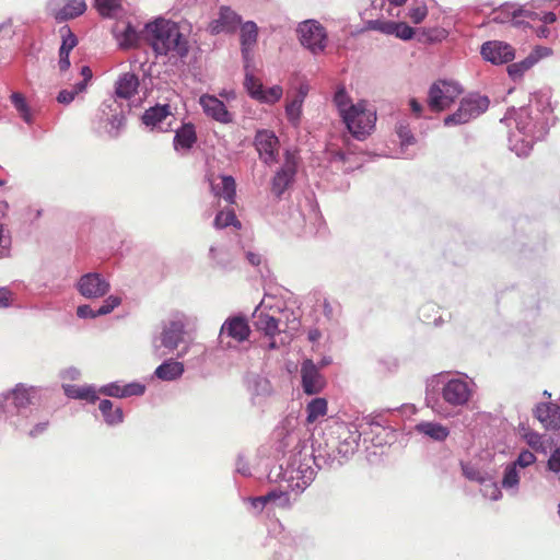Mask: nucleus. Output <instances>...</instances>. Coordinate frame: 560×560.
<instances>
[{"mask_svg":"<svg viewBox=\"0 0 560 560\" xmlns=\"http://www.w3.org/2000/svg\"><path fill=\"white\" fill-rule=\"evenodd\" d=\"M365 423L371 432L359 431L354 425L345 422H336L328 427L322 438L315 439L311 450L303 445L301 450L292 455L285 468L280 465L282 479L291 482L292 490L304 491L315 479L317 470L338 469L343 466L358 451L361 436L363 442L368 440L374 446H382L390 443L392 429L383 423L381 415L369 416Z\"/></svg>","mask_w":560,"mask_h":560,"instance_id":"nucleus-1","label":"nucleus"},{"mask_svg":"<svg viewBox=\"0 0 560 560\" xmlns=\"http://www.w3.org/2000/svg\"><path fill=\"white\" fill-rule=\"evenodd\" d=\"M553 110L547 98L536 97L528 106L508 109L501 122L514 120L516 131L509 135V148L517 156H527L536 141L549 131Z\"/></svg>","mask_w":560,"mask_h":560,"instance_id":"nucleus-2","label":"nucleus"},{"mask_svg":"<svg viewBox=\"0 0 560 560\" xmlns=\"http://www.w3.org/2000/svg\"><path fill=\"white\" fill-rule=\"evenodd\" d=\"M42 398L40 388L18 383L0 394V413L15 430H26L38 417Z\"/></svg>","mask_w":560,"mask_h":560,"instance_id":"nucleus-3","label":"nucleus"},{"mask_svg":"<svg viewBox=\"0 0 560 560\" xmlns=\"http://www.w3.org/2000/svg\"><path fill=\"white\" fill-rule=\"evenodd\" d=\"M148 40L158 56L177 57L185 59L189 52V43L180 32L177 23L156 19L144 25Z\"/></svg>","mask_w":560,"mask_h":560,"instance_id":"nucleus-4","label":"nucleus"},{"mask_svg":"<svg viewBox=\"0 0 560 560\" xmlns=\"http://www.w3.org/2000/svg\"><path fill=\"white\" fill-rule=\"evenodd\" d=\"M432 382L441 387L443 401L454 408L460 409L469 404L475 392V382L467 374L460 372H441L432 376Z\"/></svg>","mask_w":560,"mask_h":560,"instance_id":"nucleus-5","label":"nucleus"},{"mask_svg":"<svg viewBox=\"0 0 560 560\" xmlns=\"http://www.w3.org/2000/svg\"><path fill=\"white\" fill-rule=\"evenodd\" d=\"M490 105V100L486 95L472 93L462 98L459 106L451 115L444 118V126L463 125L483 114Z\"/></svg>","mask_w":560,"mask_h":560,"instance_id":"nucleus-6","label":"nucleus"},{"mask_svg":"<svg viewBox=\"0 0 560 560\" xmlns=\"http://www.w3.org/2000/svg\"><path fill=\"white\" fill-rule=\"evenodd\" d=\"M342 121L358 140H364L375 127V113L366 112L360 104H351L343 113Z\"/></svg>","mask_w":560,"mask_h":560,"instance_id":"nucleus-7","label":"nucleus"},{"mask_svg":"<svg viewBox=\"0 0 560 560\" xmlns=\"http://www.w3.org/2000/svg\"><path fill=\"white\" fill-rule=\"evenodd\" d=\"M298 37L303 47L313 55L323 52L327 46V32L325 27L315 20H306L296 28Z\"/></svg>","mask_w":560,"mask_h":560,"instance_id":"nucleus-8","label":"nucleus"},{"mask_svg":"<svg viewBox=\"0 0 560 560\" xmlns=\"http://www.w3.org/2000/svg\"><path fill=\"white\" fill-rule=\"evenodd\" d=\"M463 92L460 85L454 81L438 80L428 93V103L431 109L440 112L447 108Z\"/></svg>","mask_w":560,"mask_h":560,"instance_id":"nucleus-9","label":"nucleus"},{"mask_svg":"<svg viewBox=\"0 0 560 560\" xmlns=\"http://www.w3.org/2000/svg\"><path fill=\"white\" fill-rule=\"evenodd\" d=\"M77 291L88 300H94L105 296L110 284L100 272H86L82 275L74 284Z\"/></svg>","mask_w":560,"mask_h":560,"instance_id":"nucleus-10","label":"nucleus"},{"mask_svg":"<svg viewBox=\"0 0 560 560\" xmlns=\"http://www.w3.org/2000/svg\"><path fill=\"white\" fill-rule=\"evenodd\" d=\"M279 139L272 130L258 129L254 138V147L262 163L270 166L278 162Z\"/></svg>","mask_w":560,"mask_h":560,"instance_id":"nucleus-11","label":"nucleus"},{"mask_svg":"<svg viewBox=\"0 0 560 560\" xmlns=\"http://www.w3.org/2000/svg\"><path fill=\"white\" fill-rule=\"evenodd\" d=\"M250 335V328L247 318L242 315L231 316L225 319L221 326L219 343L221 348L229 349L232 347L231 342H224L225 337H230L238 342H243L248 339Z\"/></svg>","mask_w":560,"mask_h":560,"instance_id":"nucleus-12","label":"nucleus"},{"mask_svg":"<svg viewBox=\"0 0 560 560\" xmlns=\"http://www.w3.org/2000/svg\"><path fill=\"white\" fill-rule=\"evenodd\" d=\"M296 167L294 155L287 151L284 163L271 179V192L276 198L280 199L284 191L294 183Z\"/></svg>","mask_w":560,"mask_h":560,"instance_id":"nucleus-13","label":"nucleus"},{"mask_svg":"<svg viewBox=\"0 0 560 560\" xmlns=\"http://www.w3.org/2000/svg\"><path fill=\"white\" fill-rule=\"evenodd\" d=\"M368 31H376L385 35H393L396 38L408 42L413 38L416 31L406 22H396L392 20H368L364 23Z\"/></svg>","mask_w":560,"mask_h":560,"instance_id":"nucleus-14","label":"nucleus"},{"mask_svg":"<svg viewBox=\"0 0 560 560\" xmlns=\"http://www.w3.org/2000/svg\"><path fill=\"white\" fill-rule=\"evenodd\" d=\"M480 55L486 61L500 66L514 60L515 49L506 42L488 40L481 45Z\"/></svg>","mask_w":560,"mask_h":560,"instance_id":"nucleus-15","label":"nucleus"},{"mask_svg":"<svg viewBox=\"0 0 560 560\" xmlns=\"http://www.w3.org/2000/svg\"><path fill=\"white\" fill-rule=\"evenodd\" d=\"M301 386L305 395L319 394L326 386L324 375L311 359H305L301 364Z\"/></svg>","mask_w":560,"mask_h":560,"instance_id":"nucleus-16","label":"nucleus"},{"mask_svg":"<svg viewBox=\"0 0 560 560\" xmlns=\"http://www.w3.org/2000/svg\"><path fill=\"white\" fill-rule=\"evenodd\" d=\"M170 117H173L170 104H155L144 110L141 122L150 130L167 132L172 130V124H165Z\"/></svg>","mask_w":560,"mask_h":560,"instance_id":"nucleus-17","label":"nucleus"},{"mask_svg":"<svg viewBox=\"0 0 560 560\" xmlns=\"http://www.w3.org/2000/svg\"><path fill=\"white\" fill-rule=\"evenodd\" d=\"M242 24V16L229 5L219 8L218 18L212 20L208 25L211 35L221 33L232 34Z\"/></svg>","mask_w":560,"mask_h":560,"instance_id":"nucleus-18","label":"nucleus"},{"mask_svg":"<svg viewBox=\"0 0 560 560\" xmlns=\"http://www.w3.org/2000/svg\"><path fill=\"white\" fill-rule=\"evenodd\" d=\"M185 332V323L179 318L164 323L159 336L160 346L165 348L168 353L173 352L184 341Z\"/></svg>","mask_w":560,"mask_h":560,"instance_id":"nucleus-19","label":"nucleus"},{"mask_svg":"<svg viewBox=\"0 0 560 560\" xmlns=\"http://www.w3.org/2000/svg\"><path fill=\"white\" fill-rule=\"evenodd\" d=\"M203 113L213 120L221 124H231L233 115L228 110L225 104L214 95L203 94L199 98Z\"/></svg>","mask_w":560,"mask_h":560,"instance_id":"nucleus-20","label":"nucleus"},{"mask_svg":"<svg viewBox=\"0 0 560 560\" xmlns=\"http://www.w3.org/2000/svg\"><path fill=\"white\" fill-rule=\"evenodd\" d=\"M535 418L546 430L560 428V406L552 402H540L534 409Z\"/></svg>","mask_w":560,"mask_h":560,"instance_id":"nucleus-21","label":"nucleus"},{"mask_svg":"<svg viewBox=\"0 0 560 560\" xmlns=\"http://www.w3.org/2000/svg\"><path fill=\"white\" fill-rule=\"evenodd\" d=\"M415 432L433 442H444L450 436V428L438 421H420L415 428Z\"/></svg>","mask_w":560,"mask_h":560,"instance_id":"nucleus-22","label":"nucleus"},{"mask_svg":"<svg viewBox=\"0 0 560 560\" xmlns=\"http://www.w3.org/2000/svg\"><path fill=\"white\" fill-rule=\"evenodd\" d=\"M121 303V299L116 295H109L104 301L103 304L94 310L89 304H81L77 307V316L82 319L86 318H96L100 316L107 315L112 313L117 306Z\"/></svg>","mask_w":560,"mask_h":560,"instance_id":"nucleus-23","label":"nucleus"},{"mask_svg":"<svg viewBox=\"0 0 560 560\" xmlns=\"http://www.w3.org/2000/svg\"><path fill=\"white\" fill-rule=\"evenodd\" d=\"M184 372V363L170 358L156 366L153 376L163 382H175L183 376Z\"/></svg>","mask_w":560,"mask_h":560,"instance_id":"nucleus-24","label":"nucleus"},{"mask_svg":"<svg viewBox=\"0 0 560 560\" xmlns=\"http://www.w3.org/2000/svg\"><path fill=\"white\" fill-rule=\"evenodd\" d=\"M259 308L260 305L257 306L253 313V324L257 330L262 331L269 338H273L280 332L279 324L281 319L276 318L275 315L267 314Z\"/></svg>","mask_w":560,"mask_h":560,"instance_id":"nucleus-25","label":"nucleus"},{"mask_svg":"<svg viewBox=\"0 0 560 560\" xmlns=\"http://www.w3.org/2000/svg\"><path fill=\"white\" fill-rule=\"evenodd\" d=\"M86 11L84 0H67L59 9H52L51 15L57 23H63L82 15Z\"/></svg>","mask_w":560,"mask_h":560,"instance_id":"nucleus-26","label":"nucleus"},{"mask_svg":"<svg viewBox=\"0 0 560 560\" xmlns=\"http://www.w3.org/2000/svg\"><path fill=\"white\" fill-rule=\"evenodd\" d=\"M113 35L116 38L119 47L122 49L137 47L141 38L140 33L130 22L126 23L122 30L116 25L113 28Z\"/></svg>","mask_w":560,"mask_h":560,"instance_id":"nucleus-27","label":"nucleus"},{"mask_svg":"<svg viewBox=\"0 0 560 560\" xmlns=\"http://www.w3.org/2000/svg\"><path fill=\"white\" fill-rule=\"evenodd\" d=\"M139 78L133 72L121 74L115 84V94L119 98L129 100L138 90Z\"/></svg>","mask_w":560,"mask_h":560,"instance_id":"nucleus-28","label":"nucleus"},{"mask_svg":"<svg viewBox=\"0 0 560 560\" xmlns=\"http://www.w3.org/2000/svg\"><path fill=\"white\" fill-rule=\"evenodd\" d=\"M197 141V133L195 126L191 122L183 124V126L175 130L173 145L176 151L190 150Z\"/></svg>","mask_w":560,"mask_h":560,"instance_id":"nucleus-29","label":"nucleus"},{"mask_svg":"<svg viewBox=\"0 0 560 560\" xmlns=\"http://www.w3.org/2000/svg\"><path fill=\"white\" fill-rule=\"evenodd\" d=\"M246 385L253 397L254 404H256L255 399L267 397L272 392V386L269 380L255 373H250L246 376Z\"/></svg>","mask_w":560,"mask_h":560,"instance_id":"nucleus-30","label":"nucleus"},{"mask_svg":"<svg viewBox=\"0 0 560 560\" xmlns=\"http://www.w3.org/2000/svg\"><path fill=\"white\" fill-rule=\"evenodd\" d=\"M104 422L109 427H116L124 422L125 416L121 407H114V402L109 399H102L98 404Z\"/></svg>","mask_w":560,"mask_h":560,"instance_id":"nucleus-31","label":"nucleus"},{"mask_svg":"<svg viewBox=\"0 0 560 560\" xmlns=\"http://www.w3.org/2000/svg\"><path fill=\"white\" fill-rule=\"evenodd\" d=\"M62 388L69 398L86 400L91 404H94L98 400V388H96L94 385H63Z\"/></svg>","mask_w":560,"mask_h":560,"instance_id":"nucleus-32","label":"nucleus"},{"mask_svg":"<svg viewBox=\"0 0 560 560\" xmlns=\"http://www.w3.org/2000/svg\"><path fill=\"white\" fill-rule=\"evenodd\" d=\"M10 101L18 112L20 118L28 126L34 124V112L30 106L26 97L21 92H12Z\"/></svg>","mask_w":560,"mask_h":560,"instance_id":"nucleus-33","label":"nucleus"},{"mask_svg":"<svg viewBox=\"0 0 560 560\" xmlns=\"http://www.w3.org/2000/svg\"><path fill=\"white\" fill-rule=\"evenodd\" d=\"M9 203L4 200L0 201V258L8 257L11 249V235L2 223V219L7 215Z\"/></svg>","mask_w":560,"mask_h":560,"instance_id":"nucleus-34","label":"nucleus"},{"mask_svg":"<svg viewBox=\"0 0 560 560\" xmlns=\"http://www.w3.org/2000/svg\"><path fill=\"white\" fill-rule=\"evenodd\" d=\"M106 133L109 138L116 139L120 136L125 128L126 118L124 109L116 114H110V117L103 121Z\"/></svg>","mask_w":560,"mask_h":560,"instance_id":"nucleus-35","label":"nucleus"},{"mask_svg":"<svg viewBox=\"0 0 560 560\" xmlns=\"http://www.w3.org/2000/svg\"><path fill=\"white\" fill-rule=\"evenodd\" d=\"M536 63V55H528L526 58L518 62L510 63L506 68L508 74L513 81H516L517 79H521L523 74Z\"/></svg>","mask_w":560,"mask_h":560,"instance_id":"nucleus-36","label":"nucleus"},{"mask_svg":"<svg viewBox=\"0 0 560 560\" xmlns=\"http://www.w3.org/2000/svg\"><path fill=\"white\" fill-rule=\"evenodd\" d=\"M258 38V26L254 21H246L241 24V46L254 47Z\"/></svg>","mask_w":560,"mask_h":560,"instance_id":"nucleus-37","label":"nucleus"},{"mask_svg":"<svg viewBox=\"0 0 560 560\" xmlns=\"http://www.w3.org/2000/svg\"><path fill=\"white\" fill-rule=\"evenodd\" d=\"M122 109V103L119 102L115 96L110 95L101 103L97 112V118L100 122L103 124L107 117H110V114L119 113Z\"/></svg>","mask_w":560,"mask_h":560,"instance_id":"nucleus-38","label":"nucleus"},{"mask_svg":"<svg viewBox=\"0 0 560 560\" xmlns=\"http://www.w3.org/2000/svg\"><path fill=\"white\" fill-rule=\"evenodd\" d=\"M518 485H520L518 468L513 466L511 463L506 464L504 471H503V477L501 480L502 488L505 489L506 491H512L513 493H515L518 489Z\"/></svg>","mask_w":560,"mask_h":560,"instance_id":"nucleus-39","label":"nucleus"},{"mask_svg":"<svg viewBox=\"0 0 560 560\" xmlns=\"http://www.w3.org/2000/svg\"><path fill=\"white\" fill-rule=\"evenodd\" d=\"M222 186L220 189H217L212 186V190L215 195L222 197L226 202L233 203L236 196V184L235 179L230 175L222 176Z\"/></svg>","mask_w":560,"mask_h":560,"instance_id":"nucleus-40","label":"nucleus"},{"mask_svg":"<svg viewBox=\"0 0 560 560\" xmlns=\"http://www.w3.org/2000/svg\"><path fill=\"white\" fill-rule=\"evenodd\" d=\"M327 412V400L323 397H315L306 405V420L312 423Z\"/></svg>","mask_w":560,"mask_h":560,"instance_id":"nucleus-41","label":"nucleus"},{"mask_svg":"<svg viewBox=\"0 0 560 560\" xmlns=\"http://www.w3.org/2000/svg\"><path fill=\"white\" fill-rule=\"evenodd\" d=\"M460 469L463 476L469 481H475L480 483L481 486H486V482L489 480V476L482 472L476 465L469 462H460Z\"/></svg>","mask_w":560,"mask_h":560,"instance_id":"nucleus-42","label":"nucleus"},{"mask_svg":"<svg viewBox=\"0 0 560 560\" xmlns=\"http://www.w3.org/2000/svg\"><path fill=\"white\" fill-rule=\"evenodd\" d=\"M396 133L400 140V147L404 151L405 148L416 143L415 135L412 133L409 122L406 119H401L396 124Z\"/></svg>","mask_w":560,"mask_h":560,"instance_id":"nucleus-43","label":"nucleus"},{"mask_svg":"<svg viewBox=\"0 0 560 560\" xmlns=\"http://www.w3.org/2000/svg\"><path fill=\"white\" fill-rule=\"evenodd\" d=\"M49 417L44 415L40 409H38V417L36 420L23 432H25L30 438L36 439L39 435L44 434L49 427Z\"/></svg>","mask_w":560,"mask_h":560,"instance_id":"nucleus-44","label":"nucleus"},{"mask_svg":"<svg viewBox=\"0 0 560 560\" xmlns=\"http://www.w3.org/2000/svg\"><path fill=\"white\" fill-rule=\"evenodd\" d=\"M270 500V509H289L291 506L290 494L280 489H272L267 492Z\"/></svg>","mask_w":560,"mask_h":560,"instance_id":"nucleus-45","label":"nucleus"},{"mask_svg":"<svg viewBox=\"0 0 560 560\" xmlns=\"http://www.w3.org/2000/svg\"><path fill=\"white\" fill-rule=\"evenodd\" d=\"M244 88L252 98L258 101L259 97H261V93H262V90L265 86L253 74L252 71H247V73H245V78H244Z\"/></svg>","mask_w":560,"mask_h":560,"instance_id":"nucleus-46","label":"nucleus"},{"mask_svg":"<svg viewBox=\"0 0 560 560\" xmlns=\"http://www.w3.org/2000/svg\"><path fill=\"white\" fill-rule=\"evenodd\" d=\"M95 8L103 18H114L121 9L120 0H94Z\"/></svg>","mask_w":560,"mask_h":560,"instance_id":"nucleus-47","label":"nucleus"},{"mask_svg":"<svg viewBox=\"0 0 560 560\" xmlns=\"http://www.w3.org/2000/svg\"><path fill=\"white\" fill-rule=\"evenodd\" d=\"M213 224L217 229H224L231 225L241 228V223L237 220L236 214L233 210L218 212L214 218Z\"/></svg>","mask_w":560,"mask_h":560,"instance_id":"nucleus-48","label":"nucleus"},{"mask_svg":"<svg viewBox=\"0 0 560 560\" xmlns=\"http://www.w3.org/2000/svg\"><path fill=\"white\" fill-rule=\"evenodd\" d=\"M59 32L61 34V45L59 47V52L70 54L71 50L78 45V38L68 25L60 27Z\"/></svg>","mask_w":560,"mask_h":560,"instance_id":"nucleus-49","label":"nucleus"},{"mask_svg":"<svg viewBox=\"0 0 560 560\" xmlns=\"http://www.w3.org/2000/svg\"><path fill=\"white\" fill-rule=\"evenodd\" d=\"M303 102L300 100H291L285 106V116L290 124L296 127L300 124L302 115Z\"/></svg>","mask_w":560,"mask_h":560,"instance_id":"nucleus-50","label":"nucleus"},{"mask_svg":"<svg viewBox=\"0 0 560 560\" xmlns=\"http://www.w3.org/2000/svg\"><path fill=\"white\" fill-rule=\"evenodd\" d=\"M514 7L512 4L505 3L500 8L493 10L491 14V22L497 24H506L510 23V20L513 18Z\"/></svg>","mask_w":560,"mask_h":560,"instance_id":"nucleus-51","label":"nucleus"},{"mask_svg":"<svg viewBox=\"0 0 560 560\" xmlns=\"http://www.w3.org/2000/svg\"><path fill=\"white\" fill-rule=\"evenodd\" d=\"M209 255L210 258L222 268H229L232 265V261L228 255V250L224 246H211L209 249Z\"/></svg>","mask_w":560,"mask_h":560,"instance_id":"nucleus-52","label":"nucleus"},{"mask_svg":"<svg viewBox=\"0 0 560 560\" xmlns=\"http://www.w3.org/2000/svg\"><path fill=\"white\" fill-rule=\"evenodd\" d=\"M282 94H283V90L280 85H273L268 89L264 88L261 97H259L258 101L260 103L273 104L282 97Z\"/></svg>","mask_w":560,"mask_h":560,"instance_id":"nucleus-53","label":"nucleus"},{"mask_svg":"<svg viewBox=\"0 0 560 560\" xmlns=\"http://www.w3.org/2000/svg\"><path fill=\"white\" fill-rule=\"evenodd\" d=\"M98 394L113 398H124V385L120 382H112L98 388Z\"/></svg>","mask_w":560,"mask_h":560,"instance_id":"nucleus-54","label":"nucleus"},{"mask_svg":"<svg viewBox=\"0 0 560 560\" xmlns=\"http://www.w3.org/2000/svg\"><path fill=\"white\" fill-rule=\"evenodd\" d=\"M334 102L339 110L341 118H343V113L351 105L348 93L345 88H339L334 95Z\"/></svg>","mask_w":560,"mask_h":560,"instance_id":"nucleus-55","label":"nucleus"},{"mask_svg":"<svg viewBox=\"0 0 560 560\" xmlns=\"http://www.w3.org/2000/svg\"><path fill=\"white\" fill-rule=\"evenodd\" d=\"M536 462V456L528 450H523L517 455L516 459L511 462L516 468H526Z\"/></svg>","mask_w":560,"mask_h":560,"instance_id":"nucleus-56","label":"nucleus"},{"mask_svg":"<svg viewBox=\"0 0 560 560\" xmlns=\"http://www.w3.org/2000/svg\"><path fill=\"white\" fill-rule=\"evenodd\" d=\"M483 495L489 498L492 501H498L502 498L501 489L498 483L489 477V480L486 482L482 489Z\"/></svg>","mask_w":560,"mask_h":560,"instance_id":"nucleus-57","label":"nucleus"},{"mask_svg":"<svg viewBox=\"0 0 560 560\" xmlns=\"http://www.w3.org/2000/svg\"><path fill=\"white\" fill-rule=\"evenodd\" d=\"M145 385L140 382H131L124 385V398L142 396L145 393Z\"/></svg>","mask_w":560,"mask_h":560,"instance_id":"nucleus-58","label":"nucleus"},{"mask_svg":"<svg viewBox=\"0 0 560 560\" xmlns=\"http://www.w3.org/2000/svg\"><path fill=\"white\" fill-rule=\"evenodd\" d=\"M407 15L415 24H420L428 15V8L424 3L410 8Z\"/></svg>","mask_w":560,"mask_h":560,"instance_id":"nucleus-59","label":"nucleus"},{"mask_svg":"<svg viewBox=\"0 0 560 560\" xmlns=\"http://www.w3.org/2000/svg\"><path fill=\"white\" fill-rule=\"evenodd\" d=\"M323 314L330 323H337L339 316V305H332L327 299L323 302Z\"/></svg>","mask_w":560,"mask_h":560,"instance_id":"nucleus-60","label":"nucleus"},{"mask_svg":"<svg viewBox=\"0 0 560 560\" xmlns=\"http://www.w3.org/2000/svg\"><path fill=\"white\" fill-rule=\"evenodd\" d=\"M83 91H79L78 90V85L74 84L73 88L71 90H61L58 95H57V101L60 103V104H65V105H68L70 104L74 98L75 96L79 94V93H82Z\"/></svg>","mask_w":560,"mask_h":560,"instance_id":"nucleus-61","label":"nucleus"},{"mask_svg":"<svg viewBox=\"0 0 560 560\" xmlns=\"http://www.w3.org/2000/svg\"><path fill=\"white\" fill-rule=\"evenodd\" d=\"M547 468L549 471L560 475V446L556 447L551 452L547 460Z\"/></svg>","mask_w":560,"mask_h":560,"instance_id":"nucleus-62","label":"nucleus"},{"mask_svg":"<svg viewBox=\"0 0 560 560\" xmlns=\"http://www.w3.org/2000/svg\"><path fill=\"white\" fill-rule=\"evenodd\" d=\"M80 73L83 77V80L75 84L78 85L79 91H85L89 82L91 81V79L93 77V73L89 66H82Z\"/></svg>","mask_w":560,"mask_h":560,"instance_id":"nucleus-63","label":"nucleus"},{"mask_svg":"<svg viewBox=\"0 0 560 560\" xmlns=\"http://www.w3.org/2000/svg\"><path fill=\"white\" fill-rule=\"evenodd\" d=\"M253 47H246L241 46V52H242V59L244 63V71L247 73V71H252L250 67L253 63V54H252Z\"/></svg>","mask_w":560,"mask_h":560,"instance_id":"nucleus-64","label":"nucleus"}]
</instances>
